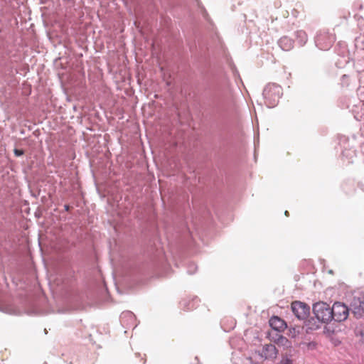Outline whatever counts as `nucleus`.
Masks as SVG:
<instances>
[{
  "mask_svg": "<svg viewBox=\"0 0 364 364\" xmlns=\"http://www.w3.org/2000/svg\"><path fill=\"white\" fill-rule=\"evenodd\" d=\"M279 364H293V360L289 358H282Z\"/></svg>",
  "mask_w": 364,
  "mask_h": 364,
  "instance_id": "7",
  "label": "nucleus"
},
{
  "mask_svg": "<svg viewBox=\"0 0 364 364\" xmlns=\"http://www.w3.org/2000/svg\"><path fill=\"white\" fill-rule=\"evenodd\" d=\"M291 311L299 320L306 319L310 313V308L306 304L295 301L291 303Z\"/></svg>",
  "mask_w": 364,
  "mask_h": 364,
  "instance_id": "4",
  "label": "nucleus"
},
{
  "mask_svg": "<svg viewBox=\"0 0 364 364\" xmlns=\"http://www.w3.org/2000/svg\"><path fill=\"white\" fill-rule=\"evenodd\" d=\"M313 311L316 318L323 323H327L332 319L331 308L325 302L316 303L313 306Z\"/></svg>",
  "mask_w": 364,
  "mask_h": 364,
  "instance_id": "2",
  "label": "nucleus"
},
{
  "mask_svg": "<svg viewBox=\"0 0 364 364\" xmlns=\"http://www.w3.org/2000/svg\"><path fill=\"white\" fill-rule=\"evenodd\" d=\"M282 94V87L275 83L268 84L263 91L264 97L269 106L274 107Z\"/></svg>",
  "mask_w": 364,
  "mask_h": 364,
  "instance_id": "1",
  "label": "nucleus"
},
{
  "mask_svg": "<svg viewBox=\"0 0 364 364\" xmlns=\"http://www.w3.org/2000/svg\"><path fill=\"white\" fill-rule=\"evenodd\" d=\"M269 325L272 328L279 331H284L287 328L285 321L277 316H273L270 318Z\"/></svg>",
  "mask_w": 364,
  "mask_h": 364,
  "instance_id": "5",
  "label": "nucleus"
},
{
  "mask_svg": "<svg viewBox=\"0 0 364 364\" xmlns=\"http://www.w3.org/2000/svg\"><path fill=\"white\" fill-rule=\"evenodd\" d=\"M284 214H285L286 216H289V212L287 210L285 211Z\"/></svg>",
  "mask_w": 364,
  "mask_h": 364,
  "instance_id": "11",
  "label": "nucleus"
},
{
  "mask_svg": "<svg viewBox=\"0 0 364 364\" xmlns=\"http://www.w3.org/2000/svg\"><path fill=\"white\" fill-rule=\"evenodd\" d=\"M14 154H15L16 156H20L23 154V150H20V149H15L14 150Z\"/></svg>",
  "mask_w": 364,
  "mask_h": 364,
  "instance_id": "8",
  "label": "nucleus"
},
{
  "mask_svg": "<svg viewBox=\"0 0 364 364\" xmlns=\"http://www.w3.org/2000/svg\"><path fill=\"white\" fill-rule=\"evenodd\" d=\"M264 349L269 353L268 354L269 356H270V357L276 356L277 350H276V347L274 345H272V344L266 345L264 346Z\"/></svg>",
  "mask_w": 364,
  "mask_h": 364,
  "instance_id": "6",
  "label": "nucleus"
},
{
  "mask_svg": "<svg viewBox=\"0 0 364 364\" xmlns=\"http://www.w3.org/2000/svg\"><path fill=\"white\" fill-rule=\"evenodd\" d=\"M332 319L341 322L345 321L348 316V308L344 304L335 302L331 307Z\"/></svg>",
  "mask_w": 364,
  "mask_h": 364,
  "instance_id": "3",
  "label": "nucleus"
},
{
  "mask_svg": "<svg viewBox=\"0 0 364 364\" xmlns=\"http://www.w3.org/2000/svg\"><path fill=\"white\" fill-rule=\"evenodd\" d=\"M280 340H281V341H282V342L284 341V342H285V343H289V341L287 338H283V337H282V338H280Z\"/></svg>",
  "mask_w": 364,
  "mask_h": 364,
  "instance_id": "9",
  "label": "nucleus"
},
{
  "mask_svg": "<svg viewBox=\"0 0 364 364\" xmlns=\"http://www.w3.org/2000/svg\"><path fill=\"white\" fill-rule=\"evenodd\" d=\"M69 208H69V205H65V209L66 210H69Z\"/></svg>",
  "mask_w": 364,
  "mask_h": 364,
  "instance_id": "10",
  "label": "nucleus"
}]
</instances>
